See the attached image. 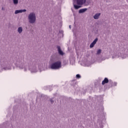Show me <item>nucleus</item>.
I'll use <instances>...</instances> for the list:
<instances>
[{
	"label": "nucleus",
	"mask_w": 128,
	"mask_h": 128,
	"mask_svg": "<svg viewBox=\"0 0 128 128\" xmlns=\"http://www.w3.org/2000/svg\"><path fill=\"white\" fill-rule=\"evenodd\" d=\"M69 28H70V29L72 28V26L70 25V26H69Z\"/></svg>",
	"instance_id": "nucleus-19"
},
{
	"label": "nucleus",
	"mask_w": 128,
	"mask_h": 128,
	"mask_svg": "<svg viewBox=\"0 0 128 128\" xmlns=\"http://www.w3.org/2000/svg\"><path fill=\"white\" fill-rule=\"evenodd\" d=\"M57 48L58 54L61 56H64V52H62V49L60 48V46H57Z\"/></svg>",
	"instance_id": "nucleus-8"
},
{
	"label": "nucleus",
	"mask_w": 128,
	"mask_h": 128,
	"mask_svg": "<svg viewBox=\"0 0 128 128\" xmlns=\"http://www.w3.org/2000/svg\"><path fill=\"white\" fill-rule=\"evenodd\" d=\"M54 98H52L50 99V102L52 104H54Z\"/></svg>",
	"instance_id": "nucleus-16"
},
{
	"label": "nucleus",
	"mask_w": 128,
	"mask_h": 128,
	"mask_svg": "<svg viewBox=\"0 0 128 128\" xmlns=\"http://www.w3.org/2000/svg\"><path fill=\"white\" fill-rule=\"evenodd\" d=\"M109 80L108 79L106 78H104V80L102 82V84L104 86V84H108Z\"/></svg>",
	"instance_id": "nucleus-10"
},
{
	"label": "nucleus",
	"mask_w": 128,
	"mask_h": 128,
	"mask_svg": "<svg viewBox=\"0 0 128 128\" xmlns=\"http://www.w3.org/2000/svg\"><path fill=\"white\" fill-rule=\"evenodd\" d=\"M88 10V8H82L79 10V14H82L83 12H86Z\"/></svg>",
	"instance_id": "nucleus-11"
},
{
	"label": "nucleus",
	"mask_w": 128,
	"mask_h": 128,
	"mask_svg": "<svg viewBox=\"0 0 128 128\" xmlns=\"http://www.w3.org/2000/svg\"><path fill=\"white\" fill-rule=\"evenodd\" d=\"M102 54V50L98 49L97 51L96 54Z\"/></svg>",
	"instance_id": "nucleus-15"
},
{
	"label": "nucleus",
	"mask_w": 128,
	"mask_h": 128,
	"mask_svg": "<svg viewBox=\"0 0 128 128\" xmlns=\"http://www.w3.org/2000/svg\"><path fill=\"white\" fill-rule=\"evenodd\" d=\"M2 10H4V8H2Z\"/></svg>",
	"instance_id": "nucleus-20"
},
{
	"label": "nucleus",
	"mask_w": 128,
	"mask_h": 128,
	"mask_svg": "<svg viewBox=\"0 0 128 128\" xmlns=\"http://www.w3.org/2000/svg\"><path fill=\"white\" fill-rule=\"evenodd\" d=\"M26 12V10H16L14 14H22V12Z\"/></svg>",
	"instance_id": "nucleus-7"
},
{
	"label": "nucleus",
	"mask_w": 128,
	"mask_h": 128,
	"mask_svg": "<svg viewBox=\"0 0 128 128\" xmlns=\"http://www.w3.org/2000/svg\"><path fill=\"white\" fill-rule=\"evenodd\" d=\"M100 13H97L94 16V20H98L100 18Z\"/></svg>",
	"instance_id": "nucleus-9"
},
{
	"label": "nucleus",
	"mask_w": 128,
	"mask_h": 128,
	"mask_svg": "<svg viewBox=\"0 0 128 128\" xmlns=\"http://www.w3.org/2000/svg\"><path fill=\"white\" fill-rule=\"evenodd\" d=\"M28 20L30 24H34L36 20V13L30 12L28 16Z\"/></svg>",
	"instance_id": "nucleus-2"
},
{
	"label": "nucleus",
	"mask_w": 128,
	"mask_h": 128,
	"mask_svg": "<svg viewBox=\"0 0 128 128\" xmlns=\"http://www.w3.org/2000/svg\"><path fill=\"white\" fill-rule=\"evenodd\" d=\"M2 70H10V68H2Z\"/></svg>",
	"instance_id": "nucleus-18"
},
{
	"label": "nucleus",
	"mask_w": 128,
	"mask_h": 128,
	"mask_svg": "<svg viewBox=\"0 0 128 128\" xmlns=\"http://www.w3.org/2000/svg\"><path fill=\"white\" fill-rule=\"evenodd\" d=\"M98 38H96V39L93 41V42L90 44V48H94L96 44V42H98Z\"/></svg>",
	"instance_id": "nucleus-5"
},
{
	"label": "nucleus",
	"mask_w": 128,
	"mask_h": 128,
	"mask_svg": "<svg viewBox=\"0 0 128 128\" xmlns=\"http://www.w3.org/2000/svg\"><path fill=\"white\" fill-rule=\"evenodd\" d=\"M76 0H73V6L75 10H78V8H80L82 6H80L79 4L78 5L76 4Z\"/></svg>",
	"instance_id": "nucleus-6"
},
{
	"label": "nucleus",
	"mask_w": 128,
	"mask_h": 128,
	"mask_svg": "<svg viewBox=\"0 0 128 128\" xmlns=\"http://www.w3.org/2000/svg\"><path fill=\"white\" fill-rule=\"evenodd\" d=\"M13 4H14L15 6H16V4H18V0H13Z\"/></svg>",
	"instance_id": "nucleus-14"
},
{
	"label": "nucleus",
	"mask_w": 128,
	"mask_h": 128,
	"mask_svg": "<svg viewBox=\"0 0 128 128\" xmlns=\"http://www.w3.org/2000/svg\"><path fill=\"white\" fill-rule=\"evenodd\" d=\"M16 66L18 68H21L22 70L24 68V70L26 72V64L24 62V60H22V58L21 56H19L17 59Z\"/></svg>",
	"instance_id": "nucleus-1"
},
{
	"label": "nucleus",
	"mask_w": 128,
	"mask_h": 128,
	"mask_svg": "<svg viewBox=\"0 0 128 128\" xmlns=\"http://www.w3.org/2000/svg\"><path fill=\"white\" fill-rule=\"evenodd\" d=\"M110 82H112V80H110Z\"/></svg>",
	"instance_id": "nucleus-21"
},
{
	"label": "nucleus",
	"mask_w": 128,
	"mask_h": 128,
	"mask_svg": "<svg viewBox=\"0 0 128 128\" xmlns=\"http://www.w3.org/2000/svg\"><path fill=\"white\" fill-rule=\"evenodd\" d=\"M38 72V69L36 68V67H34V68L32 69L31 72Z\"/></svg>",
	"instance_id": "nucleus-13"
},
{
	"label": "nucleus",
	"mask_w": 128,
	"mask_h": 128,
	"mask_svg": "<svg viewBox=\"0 0 128 128\" xmlns=\"http://www.w3.org/2000/svg\"><path fill=\"white\" fill-rule=\"evenodd\" d=\"M76 78H82V76H80V74H78L76 75Z\"/></svg>",
	"instance_id": "nucleus-17"
},
{
	"label": "nucleus",
	"mask_w": 128,
	"mask_h": 128,
	"mask_svg": "<svg viewBox=\"0 0 128 128\" xmlns=\"http://www.w3.org/2000/svg\"><path fill=\"white\" fill-rule=\"evenodd\" d=\"M92 3V0H76L77 4L80 6H82L84 4L85 6H88L90 4Z\"/></svg>",
	"instance_id": "nucleus-4"
},
{
	"label": "nucleus",
	"mask_w": 128,
	"mask_h": 128,
	"mask_svg": "<svg viewBox=\"0 0 128 128\" xmlns=\"http://www.w3.org/2000/svg\"><path fill=\"white\" fill-rule=\"evenodd\" d=\"M50 68L52 70H58L62 68V62L60 61L56 62L52 64Z\"/></svg>",
	"instance_id": "nucleus-3"
},
{
	"label": "nucleus",
	"mask_w": 128,
	"mask_h": 128,
	"mask_svg": "<svg viewBox=\"0 0 128 128\" xmlns=\"http://www.w3.org/2000/svg\"><path fill=\"white\" fill-rule=\"evenodd\" d=\"M18 34H22V28L19 27L18 29Z\"/></svg>",
	"instance_id": "nucleus-12"
}]
</instances>
